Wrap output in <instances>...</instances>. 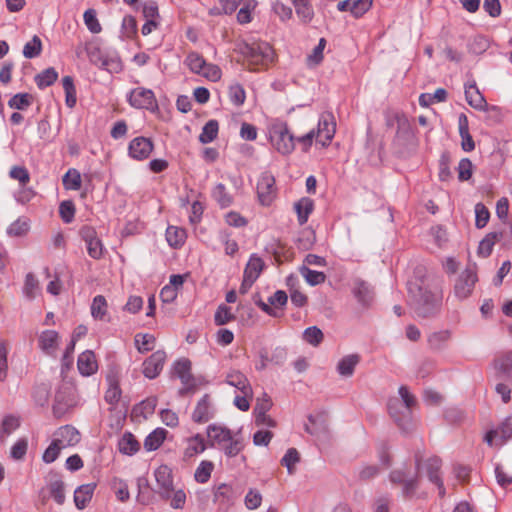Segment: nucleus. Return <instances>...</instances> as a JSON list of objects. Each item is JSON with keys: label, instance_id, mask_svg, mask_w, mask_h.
<instances>
[{"label": "nucleus", "instance_id": "obj_1", "mask_svg": "<svg viewBox=\"0 0 512 512\" xmlns=\"http://www.w3.org/2000/svg\"><path fill=\"white\" fill-rule=\"evenodd\" d=\"M412 305L418 316L429 317L437 313L442 304V292L435 289H428L420 285H409Z\"/></svg>", "mask_w": 512, "mask_h": 512}, {"label": "nucleus", "instance_id": "obj_2", "mask_svg": "<svg viewBox=\"0 0 512 512\" xmlns=\"http://www.w3.org/2000/svg\"><path fill=\"white\" fill-rule=\"evenodd\" d=\"M399 398L392 397L388 401V412L399 428L407 431L412 419V407L415 405V397L406 386H400Z\"/></svg>", "mask_w": 512, "mask_h": 512}, {"label": "nucleus", "instance_id": "obj_3", "mask_svg": "<svg viewBox=\"0 0 512 512\" xmlns=\"http://www.w3.org/2000/svg\"><path fill=\"white\" fill-rule=\"evenodd\" d=\"M235 51L241 54L252 65L266 66L274 60V50L267 42L240 41L236 44Z\"/></svg>", "mask_w": 512, "mask_h": 512}, {"label": "nucleus", "instance_id": "obj_4", "mask_svg": "<svg viewBox=\"0 0 512 512\" xmlns=\"http://www.w3.org/2000/svg\"><path fill=\"white\" fill-rule=\"evenodd\" d=\"M389 481L401 486V494L407 499L425 498L426 493L420 491V479L417 473L413 475L403 468H396L389 473Z\"/></svg>", "mask_w": 512, "mask_h": 512}, {"label": "nucleus", "instance_id": "obj_5", "mask_svg": "<svg viewBox=\"0 0 512 512\" xmlns=\"http://www.w3.org/2000/svg\"><path fill=\"white\" fill-rule=\"evenodd\" d=\"M288 296L285 291L278 290L271 295L267 302L263 301L258 295L254 297L255 304L266 314L272 317H281L284 315V307Z\"/></svg>", "mask_w": 512, "mask_h": 512}, {"label": "nucleus", "instance_id": "obj_6", "mask_svg": "<svg viewBox=\"0 0 512 512\" xmlns=\"http://www.w3.org/2000/svg\"><path fill=\"white\" fill-rule=\"evenodd\" d=\"M305 430L315 438L319 446L328 443L330 439L327 416L325 413L310 415L308 422L305 424Z\"/></svg>", "mask_w": 512, "mask_h": 512}, {"label": "nucleus", "instance_id": "obj_7", "mask_svg": "<svg viewBox=\"0 0 512 512\" xmlns=\"http://www.w3.org/2000/svg\"><path fill=\"white\" fill-rule=\"evenodd\" d=\"M477 281L478 276L476 265H468L456 280L454 286L455 296L460 300L468 298L471 295Z\"/></svg>", "mask_w": 512, "mask_h": 512}, {"label": "nucleus", "instance_id": "obj_8", "mask_svg": "<svg viewBox=\"0 0 512 512\" xmlns=\"http://www.w3.org/2000/svg\"><path fill=\"white\" fill-rule=\"evenodd\" d=\"M336 132V123L332 113H322L318 120L317 131H315L316 143L321 146H328L334 138Z\"/></svg>", "mask_w": 512, "mask_h": 512}, {"label": "nucleus", "instance_id": "obj_9", "mask_svg": "<svg viewBox=\"0 0 512 512\" xmlns=\"http://www.w3.org/2000/svg\"><path fill=\"white\" fill-rule=\"evenodd\" d=\"M288 132L287 124L281 119H272L269 126V136L272 145L283 155L288 153V145L285 140Z\"/></svg>", "mask_w": 512, "mask_h": 512}, {"label": "nucleus", "instance_id": "obj_10", "mask_svg": "<svg viewBox=\"0 0 512 512\" xmlns=\"http://www.w3.org/2000/svg\"><path fill=\"white\" fill-rule=\"evenodd\" d=\"M128 101L131 106L137 109L154 110L157 108L154 92L143 87L133 89L129 94Z\"/></svg>", "mask_w": 512, "mask_h": 512}, {"label": "nucleus", "instance_id": "obj_11", "mask_svg": "<svg viewBox=\"0 0 512 512\" xmlns=\"http://www.w3.org/2000/svg\"><path fill=\"white\" fill-rule=\"evenodd\" d=\"M512 438V415L506 417L497 429L485 434L484 440L489 446H502Z\"/></svg>", "mask_w": 512, "mask_h": 512}, {"label": "nucleus", "instance_id": "obj_12", "mask_svg": "<svg viewBox=\"0 0 512 512\" xmlns=\"http://www.w3.org/2000/svg\"><path fill=\"white\" fill-rule=\"evenodd\" d=\"M154 475L158 485L157 492L163 499H169L173 492L171 469L167 465H161L155 470Z\"/></svg>", "mask_w": 512, "mask_h": 512}, {"label": "nucleus", "instance_id": "obj_13", "mask_svg": "<svg viewBox=\"0 0 512 512\" xmlns=\"http://www.w3.org/2000/svg\"><path fill=\"white\" fill-rule=\"evenodd\" d=\"M257 193L263 205H270L276 195L275 179L269 173H263L257 183Z\"/></svg>", "mask_w": 512, "mask_h": 512}, {"label": "nucleus", "instance_id": "obj_14", "mask_svg": "<svg viewBox=\"0 0 512 512\" xmlns=\"http://www.w3.org/2000/svg\"><path fill=\"white\" fill-rule=\"evenodd\" d=\"M76 405L73 391L70 387L60 389L55 396L53 412L57 417L63 416L70 408Z\"/></svg>", "mask_w": 512, "mask_h": 512}, {"label": "nucleus", "instance_id": "obj_15", "mask_svg": "<svg viewBox=\"0 0 512 512\" xmlns=\"http://www.w3.org/2000/svg\"><path fill=\"white\" fill-rule=\"evenodd\" d=\"M270 398L264 394L262 398H257L256 405L253 410L255 416V424L257 426L274 427L275 421L267 415V411L271 408Z\"/></svg>", "mask_w": 512, "mask_h": 512}, {"label": "nucleus", "instance_id": "obj_16", "mask_svg": "<svg viewBox=\"0 0 512 512\" xmlns=\"http://www.w3.org/2000/svg\"><path fill=\"white\" fill-rule=\"evenodd\" d=\"M166 353L163 350L154 352L143 362V374L148 379L156 378L163 369Z\"/></svg>", "mask_w": 512, "mask_h": 512}, {"label": "nucleus", "instance_id": "obj_17", "mask_svg": "<svg viewBox=\"0 0 512 512\" xmlns=\"http://www.w3.org/2000/svg\"><path fill=\"white\" fill-rule=\"evenodd\" d=\"M80 439L81 436L78 430L70 425H65L57 429L53 438L63 449L78 444Z\"/></svg>", "mask_w": 512, "mask_h": 512}, {"label": "nucleus", "instance_id": "obj_18", "mask_svg": "<svg viewBox=\"0 0 512 512\" xmlns=\"http://www.w3.org/2000/svg\"><path fill=\"white\" fill-rule=\"evenodd\" d=\"M465 98L467 103L478 111H487L488 104L485 97L479 91L475 80L465 83Z\"/></svg>", "mask_w": 512, "mask_h": 512}, {"label": "nucleus", "instance_id": "obj_19", "mask_svg": "<svg viewBox=\"0 0 512 512\" xmlns=\"http://www.w3.org/2000/svg\"><path fill=\"white\" fill-rule=\"evenodd\" d=\"M128 150L133 159L144 160L151 154L153 143L148 138L136 137L130 142Z\"/></svg>", "mask_w": 512, "mask_h": 512}, {"label": "nucleus", "instance_id": "obj_20", "mask_svg": "<svg viewBox=\"0 0 512 512\" xmlns=\"http://www.w3.org/2000/svg\"><path fill=\"white\" fill-rule=\"evenodd\" d=\"M60 336L55 330H44L38 336V346L47 355L54 356L57 352Z\"/></svg>", "mask_w": 512, "mask_h": 512}, {"label": "nucleus", "instance_id": "obj_21", "mask_svg": "<svg viewBox=\"0 0 512 512\" xmlns=\"http://www.w3.org/2000/svg\"><path fill=\"white\" fill-rule=\"evenodd\" d=\"M214 412L211 399L206 394L198 401L192 413V420L196 423L207 422L214 416Z\"/></svg>", "mask_w": 512, "mask_h": 512}, {"label": "nucleus", "instance_id": "obj_22", "mask_svg": "<svg viewBox=\"0 0 512 512\" xmlns=\"http://www.w3.org/2000/svg\"><path fill=\"white\" fill-rule=\"evenodd\" d=\"M441 467V460L438 457H431L426 462V470L430 482L435 484L438 488L440 497L446 493L443 480L439 474Z\"/></svg>", "mask_w": 512, "mask_h": 512}, {"label": "nucleus", "instance_id": "obj_23", "mask_svg": "<svg viewBox=\"0 0 512 512\" xmlns=\"http://www.w3.org/2000/svg\"><path fill=\"white\" fill-rule=\"evenodd\" d=\"M207 436L212 445L217 444L222 447L224 444L228 443V441H231L233 434L232 431L225 426L210 424L207 427Z\"/></svg>", "mask_w": 512, "mask_h": 512}, {"label": "nucleus", "instance_id": "obj_24", "mask_svg": "<svg viewBox=\"0 0 512 512\" xmlns=\"http://www.w3.org/2000/svg\"><path fill=\"white\" fill-rule=\"evenodd\" d=\"M77 367L81 375H93L98 369V364L94 352L91 350L82 352L78 357Z\"/></svg>", "mask_w": 512, "mask_h": 512}, {"label": "nucleus", "instance_id": "obj_25", "mask_svg": "<svg viewBox=\"0 0 512 512\" xmlns=\"http://www.w3.org/2000/svg\"><path fill=\"white\" fill-rule=\"evenodd\" d=\"M47 490L58 505L65 503V484L58 475L54 474L49 476Z\"/></svg>", "mask_w": 512, "mask_h": 512}, {"label": "nucleus", "instance_id": "obj_26", "mask_svg": "<svg viewBox=\"0 0 512 512\" xmlns=\"http://www.w3.org/2000/svg\"><path fill=\"white\" fill-rule=\"evenodd\" d=\"M458 130L461 137V147L465 152H471L475 149V143L469 132L468 118L464 113L458 116Z\"/></svg>", "mask_w": 512, "mask_h": 512}, {"label": "nucleus", "instance_id": "obj_27", "mask_svg": "<svg viewBox=\"0 0 512 512\" xmlns=\"http://www.w3.org/2000/svg\"><path fill=\"white\" fill-rule=\"evenodd\" d=\"M226 383L235 387L241 394L250 395L252 387L248 378L238 370H231L226 375Z\"/></svg>", "mask_w": 512, "mask_h": 512}, {"label": "nucleus", "instance_id": "obj_28", "mask_svg": "<svg viewBox=\"0 0 512 512\" xmlns=\"http://www.w3.org/2000/svg\"><path fill=\"white\" fill-rule=\"evenodd\" d=\"M96 488L95 483L80 485L74 491V503L79 510H83L91 501Z\"/></svg>", "mask_w": 512, "mask_h": 512}, {"label": "nucleus", "instance_id": "obj_29", "mask_svg": "<svg viewBox=\"0 0 512 512\" xmlns=\"http://www.w3.org/2000/svg\"><path fill=\"white\" fill-rule=\"evenodd\" d=\"M352 293L357 299L358 303L362 306H369L373 301V291L370 285L365 281H356L352 289Z\"/></svg>", "mask_w": 512, "mask_h": 512}, {"label": "nucleus", "instance_id": "obj_30", "mask_svg": "<svg viewBox=\"0 0 512 512\" xmlns=\"http://www.w3.org/2000/svg\"><path fill=\"white\" fill-rule=\"evenodd\" d=\"M314 200L309 197H302L294 203V210L300 225H304L311 213L314 211Z\"/></svg>", "mask_w": 512, "mask_h": 512}, {"label": "nucleus", "instance_id": "obj_31", "mask_svg": "<svg viewBox=\"0 0 512 512\" xmlns=\"http://www.w3.org/2000/svg\"><path fill=\"white\" fill-rule=\"evenodd\" d=\"M205 449L206 445L204 442V438L200 434H196L185 440V449L183 452L184 458L191 459L196 455L204 452Z\"/></svg>", "mask_w": 512, "mask_h": 512}, {"label": "nucleus", "instance_id": "obj_32", "mask_svg": "<svg viewBox=\"0 0 512 512\" xmlns=\"http://www.w3.org/2000/svg\"><path fill=\"white\" fill-rule=\"evenodd\" d=\"M237 495L234 489L225 483L220 484L214 491V502L222 506H230L234 503Z\"/></svg>", "mask_w": 512, "mask_h": 512}, {"label": "nucleus", "instance_id": "obj_33", "mask_svg": "<svg viewBox=\"0 0 512 512\" xmlns=\"http://www.w3.org/2000/svg\"><path fill=\"white\" fill-rule=\"evenodd\" d=\"M503 232L493 231L488 233L479 243L478 254L482 257H488L493 250L494 245L501 240Z\"/></svg>", "mask_w": 512, "mask_h": 512}, {"label": "nucleus", "instance_id": "obj_34", "mask_svg": "<svg viewBox=\"0 0 512 512\" xmlns=\"http://www.w3.org/2000/svg\"><path fill=\"white\" fill-rule=\"evenodd\" d=\"M295 13L300 21L304 24L310 23L314 17V9L310 0L292 1Z\"/></svg>", "mask_w": 512, "mask_h": 512}, {"label": "nucleus", "instance_id": "obj_35", "mask_svg": "<svg viewBox=\"0 0 512 512\" xmlns=\"http://www.w3.org/2000/svg\"><path fill=\"white\" fill-rule=\"evenodd\" d=\"M265 267V263L257 254H252L244 269V276L257 280Z\"/></svg>", "mask_w": 512, "mask_h": 512}, {"label": "nucleus", "instance_id": "obj_36", "mask_svg": "<svg viewBox=\"0 0 512 512\" xmlns=\"http://www.w3.org/2000/svg\"><path fill=\"white\" fill-rule=\"evenodd\" d=\"M359 360L360 358L357 354L344 356L337 364V372L342 377L352 376L356 365L359 363Z\"/></svg>", "mask_w": 512, "mask_h": 512}, {"label": "nucleus", "instance_id": "obj_37", "mask_svg": "<svg viewBox=\"0 0 512 512\" xmlns=\"http://www.w3.org/2000/svg\"><path fill=\"white\" fill-rule=\"evenodd\" d=\"M174 373L186 385L193 384V377L191 375V362L187 359H181L174 364Z\"/></svg>", "mask_w": 512, "mask_h": 512}, {"label": "nucleus", "instance_id": "obj_38", "mask_svg": "<svg viewBox=\"0 0 512 512\" xmlns=\"http://www.w3.org/2000/svg\"><path fill=\"white\" fill-rule=\"evenodd\" d=\"M167 431L163 428H156L153 430L144 441V448L147 451H154L158 449L164 442Z\"/></svg>", "mask_w": 512, "mask_h": 512}, {"label": "nucleus", "instance_id": "obj_39", "mask_svg": "<svg viewBox=\"0 0 512 512\" xmlns=\"http://www.w3.org/2000/svg\"><path fill=\"white\" fill-rule=\"evenodd\" d=\"M108 389L105 392V400L110 405H115L121 398V389L116 376L109 375L107 377Z\"/></svg>", "mask_w": 512, "mask_h": 512}, {"label": "nucleus", "instance_id": "obj_40", "mask_svg": "<svg viewBox=\"0 0 512 512\" xmlns=\"http://www.w3.org/2000/svg\"><path fill=\"white\" fill-rule=\"evenodd\" d=\"M119 451L126 455H133L139 450V443L131 433H125L118 443Z\"/></svg>", "mask_w": 512, "mask_h": 512}, {"label": "nucleus", "instance_id": "obj_41", "mask_svg": "<svg viewBox=\"0 0 512 512\" xmlns=\"http://www.w3.org/2000/svg\"><path fill=\"white\" fill-rule=\"evenodd\" d=\"M166 239L170 246L179 247L185 242L186 232L182 228L169 226L166 230Z\"/></svg>", "mask_w": 512, "mask_h": 512}, {"label": "nucleus", "instance_id": "obj_42", "mask_svg": "<svg viewBox=\"0 0 512 512\" xmlns=\"http://www.w3.org/2000/svg\"><path fill=\"white\" fill-rule=\"evenodd\" d=\"M107 302L104 296L98 295L93 299L91 305V315L96 320H106Z\"/></svg>", "mask_w": 512, "mask_h": 512}, {"label": "nucleus", "instance_id": "obj_43", "mask_svg": "<svg viewBox=\"0 0 512 512\" xmlns=\"http://www.w3.org/2000/svg\"><path fill=\"white\" fill-rule=\"evenodd\" d=\"M30 230V222L27 218H18L7 228V234L13 237H21Z\"/></svg>", "mask_w": 512, "mask_h": 512}, {"label": "nucleus", "instance_id": "obj_44", "mask_svg": "<svg viewBox=\"0 0 512 512\" xmlns=\"http://www.w3.org/2000/svg\"><path fill=\"white\" fill-rule=\"evenodd\" d=\"M58 78L57 71L53 68H47L35 76V82L40 89L52 85Z\"/></svg>", "mask_w": 512, "mask_h": 512}, {"label": "nucleus", "instance_id": "obj_45", "mask_svg": "<svg viewBox=\"0 0 512 512\" xmlns=\"http://www.w3.org/2000/svg\"><path fill=\"white\" fill-rule=\"evenodd\" d=\"M447 99V91L444 88H438L433 94L423 93L419 97V103L427 107L435 102H444Z\"/></svg>", "mask_w": 512, "mask_h": 512}, {"label": "nucleus", "instance_id": "obj_46", "mask_svg": "<svg viewBox=\"0 0 512 512\" xmlns=\"http://www.w3.org/2000/svg\"><path fill=\"white\" fill-rule=\"evenodd\" d=\"M63 89L65 91V102L69 108L76 105V89L74 86L73 78L71 76H64L62 79Z\"/></svg>", "mask_w": 512, "mask_h": 512}, {"label": "nucleus", "instance_id": "obj_47", "mask_svg": "<svg viewBox=\"0 0 512 512\" xmlns=\"http://www.w3.org/2000/svg\"><path fill=\"white\" fill-rule=\"evenodd\" d=\"M326 47L325 38H320L318 44L313 48L312 52L308 54L306 62L309 67L319 65L323 60V52Z\"/></svg>", "mask_w": 512, "mask_h": 512}, {"label": "nucleus", "instance_id": "obj_48", "mask_svg": "<svg viewBox=\"0 0 512 512\" xmlns=\"http://www.w3.org/2000/svg\"><path fill=\"white\" fill-rule=\"evenodd\" d=\"M218 122L216 120H210L208 121L199 136V141L203 144H208L212 142L218 134Z\"/></svg>", "mask_w": 512, "mask_h": 512}, {"label": "nucleus", "instance_id": "obj_49", "mask_svg": "<svg viewBox=\"0 0 512 512\" xmlns=\"http://www.w3.org/2000/svg\"><path fill=\"white\" fill-rule=\"evenodd\" d=\"M63 186L67 190H79L81 187V175L77 169L71 168L63 176Z\"/></svg>", "mask_w": 512, "mask_h": 512}, {"label": "nucleus", "instance_id": "obj_50", "mask_svg": "<svg viewBox=\"0 0 512 512\" xmlns=\"http://www.w3.org/2000/svg\"><path fill=\"white\" fill-rule=\"evenodd\" d=\"M300 273L306 282L311 286L319 285L326 279V275L323 272L311 270L306 266L300 267Z\"/></svg>", "mask_w": 512, "mask_h": 512}, {"label": "nucleus", "instance_id": "obj_51", "mask_svg": "<svg viewBox=\"0 0 512 512\" xmlns=\"http://www.w3.org/2000/svg\"><path fill=\"white\" fill-rule=\"evenodd\" d=\"M33 102V96L29 93H18L14 95L9 101L8 105L12 109L24 110L28 108Z\"/></svg>", "mask_w": 512, "mask_h": 512}, {"label": "nucleus", "instance_id": "obj_52", "mask_svg": "<svg viewBox=\"0 0 512 512\" xmlns=\"http://www.w3.org/2000/svg\"><path fill=\"white\" fill-rule=\"evenodd\" d=\"M42 51L41 39L34 35L33 38L27 42L23 47V56L27 59H32L40 55Z\"/></svg>", "mask_w": 512, "mask_h": 512}, {"label": "nucleus", "instance_id": "obj_53", "mask_svg": "<svg viewBox=\"0 0 512 512\" xmlns=\"http://www.w3.org/2000/svg\"><path fill=\"white\" fill-rule=\"evenodd\" d=\"M155 337L152 334H137L135 336V344L140 353H145L154 348Z\"/></svg>", "mask_w": 512, "mask_h": 512}, {"label": "nucleus", "instance_id": "obj_54", "mask_svg": "<svg viewBox=\"0 0 512 512\" xmlns=\"http://www.w3.org/2000/svg\"><path fill=\"white\" fill-rule=\"evenodd\" d=\"M184 63L192 73L198 74L205 65L206 61L199 53L190 52L185 58Z\"/></svg>", "mask_w": 512, "mask_h": 512}, {"label": "nucleus", "instance_id": "obj_55", "mask_svg": "<svg viewBox=\"0 0 512 512\" xmlns=\"http://www.w3.org/2000/svg\"><path fill=\"white\" fill-rule=\"evenodd\" d=\"M213 468H214V466H213L212 462L202 461L195 471V474H194L195 480L198 483H202V484L206 483L211 477Z\"/></svg>", "mask_w": 512, "mask_h": 512}, {"label": "nucleus", "instance_id": "obj_56", "mask_svg": "<svg viewBox=\"0 0 512 512\" xmlns=\"http://www.w3.org/2000/svg\"><path fill=\"white\" fill-rule=\"evenodd\" d=\"M450 338L451 332L449 330H441L432 333L428 338V342L432 348L440 349L449 341Z\"/></svg>", "mask_w": 512, "mask_h": 512}, {"label": "nucleus", "instance_id": "obj_57", "mask_svg": "<svg viewBox=\"0 0 512 512\" xmlns=\"http://www.w3.org/2000/svg\"><path fill=\"white\" fill-rule=\"evenodd\" d=\"M84 23L87 29L94 34L100 33L102 28L97 19L96 11L94 9H87L83 15Z\"/></svg>", "mask_w": 512, "mask_h": 512}, {"label": "nucleus", "instance_id": "obj_58", "mask_svg": "<svg viewBox=\"0 0 512 512\" xmlns=\"http://www.w3.org/2000/svg\"><path fill=\"white\" fill-rule=\"evenodd\" d=\"M372 3V0H351L350 13L355 18H360L370 10Z\"/></svg>", "mask_w": 512, "mask_h": 512}, {"label": "nucleus", "instance_id": "obj_59", "mask_svg": "<svg viewBox=\"0 0 512 512\" xmlns=\"http://www.w3.org/2000/svg\"><path fill=\"white\" fill-rule=\"evenodd\" d=\"M212 195L221 207H228L232 203V197L226 192L225 186L221 183L214 187Z\"/></svg>", "mask_w": 512, "mask_h": 512}, {"label": "nucleus", "instance_id": "obj_60", "mask_svg": "<svg viewBox=\"0 0 512 512\" xmlns=\"http://www.w3.org/2000/svg\"><path fill=\"white\" fill-rule=\"evenodd\" d=\"M39 290V282L32 273H28L25 277L23 287L24 295L29 299H34Z\"/></svg>", "mask_w": 512, "mask_h": 512}, {"label": "nucleus", "instance_id": "obj_61", "mask_svg": "<svg viewBox=\"0 0 512 512\" xmlns=\"http://www.w3.org/2000/svg\"><path fill=\"white\" fill-rule=\"evenodd\" d=\"M229 99L235 106H241L246 99V93L242 85L233 84L229 87Z\"/></svg>", "mask_w": 512, "mask_h": 512}, {"label": "nucleus", "instance_id": "obj_62", "mask_svg": "<svg viewBox=\"0 0 512 512\" xmlns=\"http://www.w3.org/2000/svg\"><path fill=\"white\" fill-rule=\"evenodd\" d=\"M490 218L489 210L483 203H477L475 205V225L477 228H484Z\"/></svg>", "mask_w": 512, "mask_h": 512}, {"label": "nucleus", "instance_id": "obj_63", "mask_svg": "<svg viewBox=\"0 0 512 512\" xmlns=\"http://www.w3.org/2000/svg\"><path fill=\"white\" fill-rule=\"evenodd\" d=\"M198 75L203 76L209 81L216 82L220 80L222 73L217 65L206 62Z\"/></svg>", "mask_w": 512, "mask_h": 512}, {"label": "nucleus", "instance_id": "obj_64", "mask_svg": "<svg viewBox=\"0 0 512 512\" xmlns=\"http://www.w3.org/2000/svg\"><path fill=\"white\" fill-rule=\"evenodd\" d=\"M303 339L307 343H309L313 346H317L323 340V333L318 327L311 326L304 330Z\"/></svg>", "mask_w": 512, "mask_h": 512}]
</instances>
